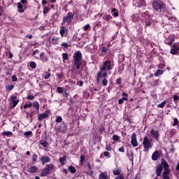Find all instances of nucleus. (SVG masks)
I'll use <instances>...</instances> for the list:
<instances>
[{"instance_id": "f257e3e1", "label": "nucleus", "mask_w": 179, "mask_h": 179, "mask_svg": "<svg viewBox=\"0 0 179 179\" xmlns=\"http://www.w3.org/2000/svg\"><path fill=\"white\" fill-rule=\"evenodd\" d=\"M114 66V63L110 60L106 61L100 68V71L98 73L97 81L100 82L101 78H107V71H111Z\"/></svg>"}, {"instance_id": "f03ea898", "label": "nucleus", "mask_w": 179, "mask_h": 179, "mask_svg": "<svg viewBox=\"0 0 179 179\" xmlns=\"http://www.w3.org/2000/svg\"><path fill=\"white\" fill-rule=\"evenodd\" d=\"M164 169V171L162 174L164 179H170V169H169V164L166 161H162L161 165H158L156 169V174L157 177L162 176V169Z\"/></svg>"}, {"instance_id": "7ed1b4c3", "label": "nucleus", "mask_w": 179, "mask_h": 179, "mask_svg": "<svg viewBox=\"0 0 179 179\" xmlns=\"http://www.w3.org/2000/svg\"><path fill=\"white\" fill-rule=\"evenodd\" d=\"M74 64L76 66V69H80V65H82V53L80 52H76L75 53Z\"/></svg>"}, {"instance_id": "20e7f679", "label": "nucleus", "mask_w": 179, "mask_h": 179, "mask_svg": "<svg viewBox=\"0 0 179 179\" xmlns=\"http://www.w3.org/2000/svg\"><path fill=\"white\" fill-rule=\"evenodd\" d=\"M143 145L145 150L148 152V150H150V149H152V148H153V142L150 140L148 136H145L143 138Z\"/></svg>"}, {"instance_id": "39448f33", "label": "nucleus", "mask_w": 179, "mask_h": 179, "mask_svg": "<svg viewBox=\"0 0 179 179\" xmlns=\"http://www.w3.org/2000/svg\"><path fill=\"white\" fill-rule=\"evenodd\" d=\"M53 169H54L53 164L46 165L45 168L42 171L41 177H45V176H48V174H50V173H51L52 170Z\"/></svg>"}, {"instance_id": "423d86ee", "label": "nucleus", "mask_w": 179, "mask_h": 179, "mask_svg": "<svg viewBox=\"0 0 179 179\" xmlns=\"http://www.w3.org/2000/svg\"><path fill=\"white\" fill-rule=\"evenodd\" d=\"M152 7L155 10H159V9H162L163 8V4L162 3H159V1H153L152 2Z\"/></svg>"}, {"instance_id": "0eeeda50", "label": "nucleus", "mask_w": 179, "mask_h": 179, "mask_svg": "<svg viewBox=\"0 0 179 179\" xmlns=\"http://www.w3.org/2000/svg\"><path fill=\"white\" fill-rule=\"evenodd\" d=\"M59 33L62 37H66L68 36V29L62 26L60 27Z\"/></svg>"}, {"instance_id": "6e6552de", "label": "nucleus", "mask_w": 179, "mask_h": 179, "mask_svg": "<svg viewBox=\"0 0 179 179\" xmlns=\"http://www.w3.org/2000/svg\"><path fill=\"white\" fill-rule=\"evenodd\" d=\"M131 143L132 146H134V148H136V146H138V140L136 139V133H134L131 136Z\"/></svg>"}, {"instance_id": "1a4fd4ad", "label": "nucleus", "mask_w": 179, "mask_h": 179, "mask_svg": "<svg viewBox=\"0 0 179 179\" xmlns=\"http://www.w3.org/2000/svg\"><path fill=\"white\" fill-rule=\"evenodd\" d=\"M160 156H162V152L157 150L155 152H153L152 155V159L154 161L157 160V159H159V157H160Z\"/></svg>"}, {"instance_id": "9d476101", "label": "nucleus", "mask_w": 179, "mask_h": 179, "mask_svg": "<svg viewBox=\"0 0 179 179\" xmlns=\"http://www.w3.org/2000/svg\"><path fill=\"white\" fill-rule=\"evenodd\" d=\"M150 134L152 135V138H155V139H156V141H159V131L155 129H151Z\"/></svg>"}, {"instance_id": "9b49d317", "label": "nucleus", "mask_w": 179, "mask_h": 179, "mask_svg": "<svg viewBox=\"0 0 179 179\" xmlns=\"http://www.w3.org/2000/svg\"><path fill=\"white\" fill-rule=\"evenodd\" d=\"M10 99L11 103H13V107H16V106H17V103H19V99H17V98L14 95H12L10 97Z\"/></svg>"}, {"instance_id": "f8f14e48", "label": "nucleus", "mask_w": 179, "mask_h": 179, "mask_svg": "<svg viewBox=\"0 0 179 179\" xmlns=\"http://www.w3.org/2000/svg\"><path fill=\"white\" fill-rule=\"evenodd\" d=\"M72 19H73V14L68 13L67 16L64 18V22H66V23H71Z\"/></svg>"}, {"instance_id": "ddd939ff", "label": "nucleus", "mask_w": 179, "mask_h": 179, "mask_svg": "<svg viewBox=\"0 0 179 179\" xmlns=\"http://www.w3.org/2000/svg\"><path fill=\"white\" fill-rule=\"evenodd\" d=\"M171 54L173 55L176 54H179V47L177 45H174L173 48L171 50Z\"/></svg>"}, {"instance_id": "4468645a", "label": "nucleus", "mask_w": 179, "mask_h": 179, "mask_svg": "<svg viewBox=\"0 0 179 179\" xmlns=\"http://www.w3.org/2000/svg\"><path fill=\"white\" fill-rule=\"evenodd\" d=\"M41 162L43 163V164H45V163H50V159L48 157L45 156H41L40 157Z\"/></svg>"}, {"instance_id": "2eb2a0df", "label": "nucleus", "mask_w": 179, "mask_h": 179, "mask_svg": "<svg viewBox=\"0 0 179 179\" xmlns=\"http://www.w3.org/2000/svg\"><path fill=\"white\" fill-rule=\"evenodd\" d=\"M18 12L20 13H23L24 12V4H22V3H17Z\"/></svg>"}, {"instance_id": "dca6fc26", "label": "nucleus", "mask_w": 179, "mask_h": 179, "mask_svg": "<svg viewBox=\"0 0 179 179\" xmlns=\"http://www.w3.org/2000/svg\"><path fill=\"white\" fill-rule=\"evenodd\" d=\"M59 43V37H53L52 38V44L54 45H57V44Z\"/></svg>"}, {"instance_id": "f3484780", "label": "nucleus", "mask_w": 179, "mask_h": 179, "mask_svg": "<svg viewBox=\"0 0 179 179\" xmlns=\"http://www.w3.org/2000/svg\"><path fill=\"white\" fill-rule=\"evenodd\" d=\"M47 117H48V114L47 113H41L38 116V121H43V120H44V118H47Z\"/></svg>"}, {"instance_id": "a211bd4d", "label": "nucleus", "mask_w": 179, "mask_h": 179, "mask_svg": "<svg viewBox=\"0 0 179 179\" xmlns=\"http://www.w3.org/2000/svg\"><path fill=\"white\" fill-rule=\"evenodd\" d=\"M37 170H38V168H37V166H31L29 168V172L34 173H37Z\"/></svg>"}, {"instance_id": "6ab92c4d", "label": "nucleus", "mask_w": 179, "mask_h": 179, "mask_svg": "<svg viewBox=\"0 0 179 179\" xmlns=\"http://www.w3.org/2000/svg\"><path fill=\"white\" fill-rule=\"evenodd\" d=\"M99 179H109L108 176H107V173H101L99 176Z\"/></svg>"}, {"instance_id": "aec40b11", "label": "nucleus", "mask_w": 179, "mask_h": 179, "mask_svg": "<svg viewBox=\"0 0 179 179\" xmlns=\"http://www.w3.org/2000/svg\"><path fill=\"white\" fill-rule=\"evenodd\" d=\"M113 173L114 174V176H120V174H121V169H115L113 171Z\"/></svg>"}, {"instance_id": "412c9836", "label": "nucleus", "mask_w": 179, "mask_h": 179, "mask_svg": "<svg viewBox=\"0 0 179 179\" xmlns=\"http://www.w3.org/2000/svg\"><path fill=\"white\" fill-rule=\"evenodd\" d=\"M163 70L158 69L155 73H154V76H160V75H163L164 73Z\"/></svg>"}, {"instance_id": "4be33fe9", "label": "nucleus", "mask_w": 179, "mask_h": 179, "mask_svg": "<svg viewBox=\"0 0 179 179\" xmlns=\"http://www.w3.org/2000/svg\"><path fill=\"white\" fill-rule=\"evenodd\" d=\"M66 160V157L63 156L62 157L59 158V162L62 164V166H64L65 164V161Z\"/></svg>"}, {"instance_id": "5701e85b", "label": "nucleus", "mask_w": 179, "mask_h": 179, "mask_svg": "<svg viewBox=\"0 0 179 179\" xmlns=\"http://www.w3.org/2000/svg\"><path fill=\"white\" fill-rule=\"evenodd\" d=\"M33 106L34 107V108H36L38 111L40 110V103H38V102L37 101L34 102Z\"/></svg>"}, {"instance_id": "b1692460", "label": "nucleus", "mask_w": 179, "mask_h": 179, "mask_svg": "<svg viewBox=\"0 0 179 179\" xmlns=\"http://www.w3.org/2000/svg\"><path fill=\"white\" fill-rule=\"evenodd\" d=\"M13 87H15V85H7L6 86V90H8L9 92H10V90H13Z\"/></svg>"}, {"instance_id": "393cba45", "label": "nucleus", "mask_w": 179, "mask_h": 179, "mask_svg": "<svg viewBox=\"0 0 179 179\" xmlns=\"http://www.w3.org/2000/svg\"><path fill=\"white\" fill-rule=\"evenodd\" d=\"M69 171L72 173L73 174H75V173H76V169H75V168H73V166H69Z\"/></svg>"}, {"instance_id": "a878e982", "label": "nucleus", "mask_w": 179, "mask_h": 179, "mask_svg": "<svg viewBox=\"0 0 179 179\" xmlns=\"http://www.w3.org/2000/svg\"><path fill=\"white\" fill-rule=\"evenodd\" d=\"M108 83V80H107L106 78H103V79L102 80V85H103V86H107Z\"/></svg>"}, {"instance_id": "bb28decb", "label": "nucleus", "mask_w": 179, "mask_h": 179, "mask_svg": "<svg viewBox=\"0 0 179 179\" xmlns=\"http://www.w3.org/2000/svg\"><path fill=\"white\" fill-rule=\"evenodd\" d=\"M166 101H164L162 103L158 105L159 108H163L166 106Z\"/></svg>"}, {"instance_id": "cd10ccee", "label": "nucleus", "mask_w": 179, "mask_h": 179, "mask_svg": "<svg viewBox=\"0 0 179 179\" xmlns=\"http://www.w3.org/2000/svg\"><path fill=\"white\" fill-rule=\"evenodd\" d=\"M37 159H38V156H37V155L34 154L32 156V160H33L34 163L37 162Z\"/></svg>"}, {"instance_id": "c85d7f7f", "label": "nucleus", "mask_w": 179, "mask_h": 179, "mask_svg": "<svg viewBox=\"0 0 179 179\" xmlns=\"http://www.w3.org/2000/svg\"><path fill=\"white\" fill-rule=\"evenodd\" d=\"M48 12H50V8L44 7V8H43V14L45 15V13H48Z\"/></svg>"}, {"instance_id": "c756f323", "label": "nucleus", "mask_w": 179, "mask_h": 179, "mask_svg": "<svg viewBox=\"0 0 179 179\" xmlns=\"http://www.w3.org/2000/svg\"><path fill=\"white\" fill-rule=\"evenodd\" d=\"M12 81L13 82H17V76H16V75L12 76Z\"/></svg>"}, {"instance_id": "7c9ffc66", "label": "nucleus", "mask_w": 179, "mask_h": 179, "mask_svg": "<svg viewBox=\"0 0 179 179\" xmlns=\"http://www.w3.org/2000/svg\"><path fill=\"white\" fill-rule=\"evenodd\" d=\"M62 47H64V48H68V47H69V45L68 44V43L64 42L62 44Z\"/></svg>"}, {"instance_id": "2f4dec72", "label": "nucleus", "mask_w": 179, "mask_h": 179, "mask_svg": "<svg viewBox=\"0 0 179 179\" xmlns=\"http://www.w3.org/2000/svg\"><path fill=\"white\" fill-rule=\"evenodd\" d=\"M12 134H13L10 131H6L3 133V135H6V136H10Z\"/></svg>"}, {"instance_id": "473e14b6", "label": "nucleus", "mask_w": 179, "mask_h": 179, "mask_svg": "<svg viewBox=\"0 0 179 179\" xmlns=\"http://www.w3.org/2000/svg\"><path fill=\"white\" fill-rule=\"evenodd\" d=\"M62 58L64 61H66V59H68V55L66 53H63Z\"/></svg>"}, {"instance_id": "72a5a7b5", "label": "nucleus", "mask_w": 179, "mask_h": 179, "mask_svg": "<svg viewBox=\"0 0 179 179\" xmlns=\"http://www.w3.org/2000/svg\"><path fill=\"white\" fill-rule=\"evenodd\" d=\"M104 19H105V20L108 21V20H110V19H111V15H105Z\"/></svg>"}, {"instance_id": "f704fd0d", "label": "nucleus", "mask_w": 179, "mask_h": 179, "mask_svg": "<svg viewBox=\"0 0 179 179\" xmlns=\"http://www.w3.org/2000/svg\"><path fill=\"white\" fill-rule=\"evenodd\" d=\"M62 117L61 116L57 117H56V122H62Z\"/></svg>"}, {"instance_id": "c9c22d12", "label": "nucleus", "mask_w": 179, "mask_h": 179, "mask_svg": "<svg viewBox=\"0 0 179 179\" xmlns=\"http://www.w3.org/2000/svg\"><path fill=\"white\" fill-rule=\"evenodd\" d=\"M33 106V103H30L29 104L24 105V108H29Z\"/></svg>"}, {"instance_id": "e433bc0d", "label": "nucleus", "mask_w": 179, "mask_h": 179, "mask_svg": "<svg viewBox=\"0 0 179 179\" xmlns=\"http://www.w3.org/2000/svg\"><path fill=\"white\" fill-rule=\"evenodd\" d=\"M41 145H42V146H43V148H48V143H47V142L41 143Z\"/></svg>"}, {"instance_id": "4c0bfd02", "label": "nucleus", "mask_w": 179, "mask_h": 179, "mask_svg": "<svg viewBox=\"0 0 179 179\" xmlns=\"http://www.w3.org/2000/svg\"><path fill=\"white\" fill-rule=\"evenodd\" d=\"M113 141H120V136H118L117 135H114L113 136Z\"/></svg>"}, {"instance_id": "58836bf2", "label": "nucleus", "mask_w": 179, "mask_h": 179, "mask_svg": "<svg viewBox=\"0 0 179 179\" xmlns=\"http://www.w3.org/2000/svg\"><path fill=\"white\" fill-rule=\"evenodd\" d=\"M30 66H31V68H36V62H31L30 63Z\"/></svg>"}, {"instance_id": "ea45409f", "label": "nucleus", "mask_w": 179, "mask_h": 179, "mask_svg": "<svg viewBox=\"0 0 179 179\" xmlns=\"http://www.w3.org/2000/svg\"><path fill=\"white\" fill-rule=\"evenodd\" d=\"M106 150H108V152H111V145H106Z\"/></svg>"}, {"instance_id": "a19ab883", "label": "nucleus", "mask_w": 179, "mask_h": 179, "mask_svg": "<svg viewBox=\"0 0 179 179\" xmlns=\"http://www.w3.org/2000/svg\"><path fill=\"white\" fill-rule=\"evenodd\" d=\"M32 132L31 131H26L24 132V135L25 136H30V135H31Z\"/></svg>"}, {"instance_id": "79ce46f5", "label": "nucleus", "mask_w": 179, "mask_h": 179, "mask_svg": "<svg viewBox=\"0 0 179 179\" xmlns=\"http://www.w3.org/2000/svg\"><path fill=\"white\" fill-rule=\"evenodd\" d=\"M173 121H174L173 125H174L175 127H176V125H178V119L174 118Z\"/></svg>"}, {"instance_id": "37998d69", "label": "nucleus", "mask_w": 179, "mask_h": 179, "mask_svg": "<svg viewBox=\"0 0 179 179\" xmlns=\"http://www.w3.org/2000/svg\"><path fill=\"white\" fill-rule=\"evenodd\" d=\"M58 93H62V92H64V90H62V87H58L57 89Z\"/></svg>"}, {"instance_id": "c03bdc74", "label": "nucleus", "mask_w": 179, "mask_h": 179, "mask_svg": "<svg viewBox=\"0 0 179 179\" xmlns=\"http://www.w3.org/2000/svg\"><path fill=\"white\" fill-rule=\"evenodd\" d=\"M27 99L28 100H34V96H33V95H29V96H28L27 97Z\"/></svg>"}, {"instance_id": "a18cd8bd", "label": "nucleus", "mask_w": 179, "mask_h": 179, "mask_svg": "<svg viewBox=\"0 0 179 179\" xmlns=\"http://www.w3.org/2000/svg\"><path fill=\"white\" fill-rule=\"evenodd\" d=\"M103 155L105 156V157L110 158V152H103Z\"/></svg>"}, {"instance_id": "49530a36", "label": "nucleus", "mask_w": 179, "mask_h": 179, "mask_svg": "<svg viewBox=\"0 0 179 179\" xmlns=\"http://www.w3.org/2000/svg\"><path fill=\"white\" fill-rule=\"evenodd\" d=\"M85 155H81L80 156V163H83V162H85Z\"/></svg>"}, {"instance_id": "de8ad7c7", "label": "nucleus", "mask_w": 179, "mask_h": 179, "mask_svg": "<svg viewBox=\"0 0 179 179\" xmlns=\"http://www.w3.org/2000/svg\"><path fill=\"white\" fill-rule=\"evenodd\" d=\"M3 13V7H2V6H0V16H2Z\"/></svg>"}, {"instance_id": "09e8293b", "label": "nucleus", "mask_w": 179, "mask_h": 179, "mask_svg": "<svg viewBox=\"0 0 179 179\" xmlns=\"http://www.w3.org/2000/svg\"><path fill=\"white\" fill-rule=\"evenodd\" d=\"M20 3H22V5H26V3H27V0H21Z\"/></svg>"}, {"instance_id": "8fccbe9b", "label": "nucleus", "mask_w": 179, "mask_h": 179, "mask_svg": "<svg viewBox=\"0 0 179 179\" xmlns=\"http://www.w3.org/2000/svg\"><path fill=\"white\" fill-rule=\"evenodd\" d=\"M89 29H90V24H86V25L84 27V29H85V30H89Z\"/></svg>"}, {"instance_id": "3c124183", "label": "nucleus", "mask_w": 179, "mask_h": 179, "mask_svg": "<svg viewBox=\"0 0 179 179\" xmlns=\"http://www.w3.org/2000/svg\"><path fill=\"white\" fill-rule=\"evenodd\" d=\"M115 179H124V175H120V176H118L115 178Z\"/></svg>"}, {"instance_id": "603ef678", "label": "nucleus", "mask_w": 179, "mask_h": 179, "mask_svg": "<svg viewBox=\"0 0 179 179\" xmlns=\"http://www.w3.org/2000/svg\"><path fill=\"white\" fill-rule=\"evenodd\" d=\"M38 52H40V51L38 50H36L33 52L32 55H36V54H38Z\"/></svg>"}, {"instance_id": "864d4df0", "label": "nucleus", "mask_w": 179, "mask_h": 179, "mask_svg": "<svg viewBox=\"0 0 179 179\" xmlns=\"http://www.w3.org/2000/svg\"><path fill=\"white\" fill-rule=\"evenodd\" d=\"M50 75H51L50 73H47V74L44 76L45 79H49Z\"/></svg>"}, {"instance_id": "5fc2aeb1", "label": "nucleus", "mask_w": 179, "mask_h": 179, "mask_svg": "<svg viewBox=\"0 0 179 179\" xmlns=\"http://www.w3.org/2000/svg\"><path fill=\"white\" fill-rule=\"evenodd\" d=\"M116 82L117 85H121V78H117Z\"/></svg>"}, {"instance_id": "6e6d98bb", "label": "nucleus", "mask_w": 179, "mask_h": 179, "mask_svg": "<svg viewBox=\"0 0 179 179\" xmlns=\"http://www.w3.org/2000/svg\"><path fill=\"white\" fill-rule=\"evenodd\" d=\"M119 152L124 153L125 152V150H124V148L122 147V148H119Z\"/></svg>"}, {"instance_id": "4d7b16f0", "label": "nucleus", "mask_w": 179, "mask_h": 179, "mask_svg": "<svg viewBox=\"0 0 179 179\" xmlns=\"http://www.w3.org/2000/svg\"><path fill=\"white\" fill-rule=\"evenodd\" d=\"M118 103H119V104H122V103H124L122 98L119 99Z\"/></svg>"}, {"instance_id": "13d9d810", "label": "nucleus", "mask_w": 179, "mask_h": 179, "mask_svg": "<svg viewBox=\"0 0 179 179\" xmlns=\"http://www.w3.org/2000/svg\"><path fill=\"white\" fill-rule=\"evenodd\" d=\"M178 99H179V97H178V96H177V95H175V96H173V100H175V101H177V100H178Z\"/></svg>"}, {"instance_id": "bf43d9fd", "label": "nucleus", "mask_w": 179, "mask_h": 179, "mask_svg": "<svg viewBox=\"0 0 179 179\" xmlns=\"http://www.w3.org/2000/svg\"><path fill=\"white\" fill-rule=\"evenodd\" d=\"M78 86H83V82L79 81V82H78Z\"/></svg>"}, {"instance_id": "052dcab7", "label": "nucleus", "mask_w": 179, "mask_h": 179, "mask_svg": "<svg viewBox=\"0 0 179 179\" xmlns=\"http://www.w3.org/2000/svg\"><path fill=\"white\" fill-rule=\"evenodd\" d=\"M102 52H107V48H103Z\"/></svg>"}, {"instance_id": "680f3d73", "label": "nucleus", "mask_w": 179, "mask_h": 179, "mask_svg": "<svg viewBox=\"0 0 179 179\" xmlns=\"http://www.w3.org/2000/svg\"><path fill=\"white\" fill-rule=\"evenodd\" d=\"M122 96H128V94H127L126 92H123V93H122Z\"/></svg>"}, {"instance_id": "e2e57ef3", "label": "nucleus", "mask_w": 179, "mask_h": 179, "mask_svg": "<svg viewBox=\"0 0 179 179\" xmlns=\"http://www.w3.org/2000/svg\"><path fill=\"white\" fill-rule=\"evenodd\" d=\"M150 24H152V23L150 22H148L145 24V26L148 27V26H150Z\"/></svg>"}, {"instance_id": "0e129e2a", "label": "nucleus", "mask_w": 179, "mask_h": 179, "mask_svg": "<svg viewBox=\"0 0 179 179\" xmlns=\"http://www.w3.org/2000/svg\"><path fill=\"white\" fill-rule=\"evenodd\" d=\"M45 3H47V1L43 0V1H42V4H43V5H45Z\"/></svg>"}, {"instance_id": "69168bd1", "label": "nucleus", "mask_w": 179, "mask_h": 179, "mask_svg": "<svg viewBox=\"0 0 179 179\" xmlns=\"http://www.w3.org/2000/svg\"><path fill=\"white\" fill-rule=\"evenodd\" d=\"M122 99L123 101H127L128 98H127V97H122Z\"/></svg>"}, {"instance_id": "338daca9", "label": "nucleus", "mask_w": 179, "mask_h": 179, "mask_svg": "<svg viewBox=\"0 0 179 179\" xmlns=\"http://www.w3.org/2000/svg\"><path fill=\"white\" fill-rule=\"evenodd\" d=\"M113 16H115V17H117L118 16V13H113Z\"/></svg>"}, {"instance_id": "774afa93", "label": "nucleus", "mask_w": 179, "mask_h": 179, "mask_svg": "<svg viewBox=\"0 0 179 179\" xmlns=\"http://www.w3.org/2000/svg\"><path fill=\"white\" fill-rule=\"evenodd\" d=\"M176 170H179V162H178V165L176 166Z\"/></svg>"}]
</instances>
